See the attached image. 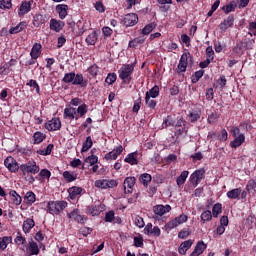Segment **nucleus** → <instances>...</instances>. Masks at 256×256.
I'll list each match as a JSON object with an SVG mask.
<instances>
[{
	"label": "nucleus",
	"mask_w": 256,
	"mask_h": 256,
	"mask_svg": "<svg viewBox=\"0 0 256 256\" xmlns=\"http://www.w3.org/2000/svg\"><path fill=\"white\" fill-rule=\"evenodd\" d=\"M135 65H137V59L131 64H124L118 71L119 78L122 79L123 83H126V85L131 83V75H133V71H135Z\"/></svg>",
	"instance_id": "f257e3e1"
},
{
	"label": "nucleus",
	"mask_w": 256,
	"mask_h": 256,
	"mask_svg": "<svg viewBox=\"0 0 256 256\" xmlns=\"http://www.w3.org/2000/svg\"><path fill=\"white\" fill-rule=\"evenodd\" d=\"M64 83H72V85H80L81 87H87V80L83 78V74L75 72L66 73L62 79Z\"/></svg>",
	"instance_id": "f03ea898"
},
{
	"label": "nucleus",
	"mask_w": 256,
	"mask_h": 256,
	"mask_svg": "<svg viewBox=\"0 0 256 256\" xmlns=\"http://www.w3.org/2000/svg\"><path fill=\"white\" fill-rule=\"evenodd\" d=\"M67 201H49L47 204V211L50 215H59L61 211L67 209Z\"/></svg>",
	"instance_id": "7ed1b4c3"
},
{
	"label": "nucleus",
	"mask_w": 256,
	"mask_h": 256,
	"mask_svg": "<svg viewBox=\"0 0 256 256\" xmlns=\"http://www.w3.org/2000/svg\"><path fill=\"white\" fill-rule=\"evenodd\" d=\"M20 171H22L23 175H37V173L40 171V168L39 165H37V162L28 161L27 163L20 166Z\"/></svg>",
	"instance_id": "20e7f679"
},
{
	"label": "nucleus",
	"mask_w": 256,
	"mask_h": 256,
	"mask_svg": "<svg viewBox=\"0 0 256 256\" xmlns=\"http://www.w3.org/2000/svg\"><path fill=\"white\" fill-rule=\"evenodd\" d=\"M94 185L98 189H113V187H117L118 183H117V180L115 179H112V180L102 179V180H96Z\"/></svg>",
	"instance_id": "39448f33"
},
{
	"label": "nucleus",
	"mask_w": 256,
	"mask_h": 256,
	"mask_svg": "<svg viewBox=\"0 0 256 256\" xmlns=\"http://www.w3.org/2000/svg\"><path fill=\"white\" fill-rule=\"evenodd\" d=\"M233 25H235V16L229 15L218 25V29H220L222 33H225L227 29H232Z\"/></svg>",
	"instance_id": "423d86ee"
},
{
	"label": "nucleus",
	"mask_w": 256,
	"mask_h": 256,
	"mask_svg": "<svg viewBox=\"0 0 256 256\" xmlns=\"http://www.w3.org/2000/svg\"><path fill=\"white\" fill-rule=\"evenodd\" d=\"M187 219H188L187 215L181 214L178 217L170 220L167 223V228L168 229H175V227H179V225H183V223H187Z\"/></svg>",
	"instance_id": "0eeeda50"
},
{
	"label": "nucleus",
	"mask_w": 256,
	"mask_h": 256,
	"mask_svg": "<svg viewBox=\"0 0 256 256\" xmlns=\"http://www.w3.org/2000/svg\"><path fill=\"white\" fill-rule=\"evenodd\" d=\"M4 165L11 173H17V171H19V164L17 163V160L11 156H8L4 160Z\"/></svg>",
	"instance_id": "6e6552de"
},
{
	"label": "nucleus",
	"mask_w": 256,
	"mask_h": 256,
	"mask_svg": "<svg viewBox=\"0 0 256 256\" xmlns=\"http://www.w3.org/2000/svg\"><path fill=\"white\" fill-rule=\"evenodd\" d=\"M145 235H149V237H160L161 229L158 226H154L151 223H148L144 228Z\"/></svg>",
	"instance_id": "1a4fd4ad"
},
{
	"label": "nucleus",
	"mask_w": 256,
	"mask_h": 256,
	"mask_svg": "<svg viewBox=\"0 0 256 256\" xmlns=\"http://www.w3.org/2000/svg\"><path fill=\"white\" fill-rule=\"evenodd\" d=\"M123 23L125 27H133L139 23V17L135 13H129L124 16Z\"/></svg>",
	"instance_id": "9d476101"
},
{
	"label": "nucleus",
	"mask_w": 256,
	"mask_h": 256,
	"mask_svg": "<svg viewBox=\"0 0 256 256\" xmlns=\"http://www.w3.org/2000/svg\"><path fill=\"white\" fill-rule=\"evenodd\" d=\"M203 177H205V170H196L194 173L191 174L190 182L193 184L194 187H197V185L201 183Z\"/></svg>",
	"instance_id": "9b49d317"
},
{
	"label": "nucleus",
	"mask_w": 256,
	"mask_h": 256,
	"mask_svg": "<svg viewBox=\"0 0 256 256\" xmlns=\"http://www.w3.org/2000/svg\"><path fill=\"white\" fill-rule=\"evenodd\" d=\"M122 153H123V146L119 145L118 147H116L111 152H108L107 154H105L104 159L106 161H115L117 159V157L119 155H121Z\"/></svg>",
	"instance_id": "f8f14e48"
},
{
	"label": "nucleus",
	"mask_w": 256,
	"mask_h": 256,
	"mask_svg": "<svg viewBox=\"0 0 256 256\" xmlns=\"http://www.w3.org/2000/svg\"><path fill=\"white\" fill-rule=\"evenodd\" d=\"M31 5H33V0L22 2L18 9V15L20 17H25V15L31 11Z\"/></svg>",
	"instance_id": "ddd939ff"
},
{
	"label": "nucleus",
	"mask_w": 256,
	"mask_h": 256,
	"mask_svg": "<svg viewBox=\"0 0 256 256\" xmlns=\"http://www.w3.org/2000/svg\"><path fill=\"white\" fill-rule=\"evenodd\" d=\"M45 128L48 131H59L61 129V120L54 118L45 124Z\"/></svg>",
	"instance_id": "4468645a"
},
{
	"label": "nucleus",
	"mask_w": 256,
	"mask_h": 256,
	"mask_svg": "<svg viewBox=\"0 0 256 256\" xmlns=\"http://www.w3.org/2000/svg\"><path fill=\"white\" fill-rule=\"evenodd\" d=\"M63 27H65V22L61 20H57L55 18H52L50 20V29L51 31H55L56 33H59L63 30Z\"/></svg>",
	"instance_id": "2eb2a0df"
},
{
	"label": "nucleus",
	"mask_w": 256,
	"mask_h": 256,
	"mask_svg": "<svg viewBox=\"0 0 256 256\" xmlns=\"http://www.w3.org/2000/svg\"><path fill=\"white\" fill-rule=\"evenodd\" d=\"M137 179L135 177H127L124 180V191L125 193H133V187H135Z\"/></svg>",
	"instance_id": "dca6fc26"
},
{
	"label": "nucleus",
	"mask_w": 256,
	"mask_h": 256,
	"mask_svg": "<svg viewBox=\"0 0 256 256\" xmlns=\"http://www.w3.org/2000/svg\"><path fill=\"white\" fill-rule=\"evenodd\" d=\"M153 211L155 213V215H159V217H163V215H165V213H169V211H171V207L169 205H156L153 208Z\"/></svg>",
	"instance_id": "f3484780"
},
{
	"label": "nucleus",
	"mask_w": 256,
	"mask_h": 256,
	"mask_svg": "<svg viewBox=\"0 0 256 256\" xmlns=\"http://www.w3.org/2000/svg\"><path fill=\"white\" fill-rule=\"evenodd\" d=\"M68 217L69 219H73L77 223L81 224L87 221V218H85V216H81V214H79V210H73L71 213H68Z\"/></svg>",
	"instance_id": "a211bd4d"
},
{
	"label": "nucleus",
	"mask_w": 256,
	"mask_h": 256,
	"mask_svg": "<svg viewBox=\"0 0 256 256\" xmlns=\"http://www.w3.org/2000/svg\"><path fill=\"white\" fill-rule=\"evenodd\" d=\"M234 138L235 139L230 142V147L232 149H237L238 147H241L242 143H245V134H239Z\"/></svg>",
	"instance_id": "6ab92c4d"
},
{
	"label": "nucleus",
	"mask_w": 256,
	"mask_h": 256,
	"mask_svg": "<svg viewBox=\"0 0 256 256\" xmlns=\"http://www.w3.org/2000/svg\"><path fill=\"white\" fill-rule=\"evenodd\" d=\"M188 59L187 53L182 54L178 64V70L180 73H185V71H187Z\"/></svg>",
	"instance_id": "aec40b11"
},
{
	"label": "nucleus",
	"mask_w": 256,
	"mask_h": 256,
	"mask_svg": "<svg viewBox=\"0 0 256 256\" xmlns=\"http://www.w3.org/2000/svg\"><path fill=\"white\" fill-rule=\"evenodd\" d=\"M207 249V244L205 242H198L193 252L190 254V256H199L203 255V251Z\"/></svg>",
	"instance_id": "412c9836"
},
{
	"label": "nucleus",
	"mask_w": 256,
	"mask_h": 256,
	"mask_svg": "<svg viewBox=\"0 0 256 256\" xmlns=\"http://www.w3.org/2000/svg\"><path fill=\"white\" fill-rule=\"evenodd\" d=\"M75 115H77V109L68 106L64 109V119H69L70 121H73L75 119Z\"/></svg>",
	"instance_id": "4be33fe9"
},
{
	"label": "nucleus",
	"mask_w": 256,
	"mask_h": 256,
	"mask_svg": "<svg viewBox=\"0 0 256 256\" xmlns=\"http://www.w3.org/2000/svg\"><path fill=\"white\" fill-rule=\"evenodd\" d=\"M68 10L69 6L67 4H59L56 6V11L59 14L60 19H65V17H67Z\"/></svg>",
	"instance_id": "5701e85b"
},
{
	"label": "nucleus",
	"mask_w": 256,
	"mask_h": 256,
	"mask_svg": "<svg viewBox=\"0 0 256 256\" xmlns=\"http://www.w3.org/2000/svg\"><path fill=\"white\" fill-rule=\"evenodd\" d=\"M137 157H139V153L132 152L126 156L124 159L125 163H129V165H137L139 161L137 160Z\"/></svg>",
	"instance_id": "b1692460"
},
{
	"label": "nucleus",
	"mask_w": 256,
	"mask_h": 256,
	"mask_svg": "<svg viewBox=\"0 0 256 256\" xmlns=\"http://www.w3.org/2000/svg\"><path fill=\"white\" fill-rule=\"evenodd\" d=\"M192 245H193V240H186L180 245L178 252L180 253V255H185V253H187V251L191 249Z\"/></svg>",
	"instance_id": "393cba45"
},
{
	"label": "nucleus",
	"mask_w": 256,
	"mask_h": 256,
	"mask_svg": "<svg viewBox=\"0 0 256 256\" xmlns=\"http://www.w3.org/2000/svg\"><path fill=\"white\" fill-rule=\"evenodd\" d=\"M27 27V22L22 21L17 26L11 27L9 30L10 35H17V33H21L23 29Z\"/></svg>",
	"instance_id": "a878e982"
},
{
	"label": "nucleus",
	"mask_w": 256,
	"mask_h": 256,
	"mask_svg": "<svg viewBox=\"0 0 256 256\" xmlns=\"http://www.w3.org/2000/svg\"><path fill=\"white\" fill-rule=\"evenodd\" d=\"M9 195H10L11 201H12V203H14V205H21L23 199L21 198V195H19V193H17V191L10 190Z\"/></svg>",
	"instance_id": "bb28decb"
},
{
	"label": "nucleus",
	"mask_w": 256,
	"mask_h": 256,
	"mask_svg": "<svg viewBox=\"0 0 256 256\" xmlns=\"http://www.w3.org/2000/svg\"><path fill=\"white\" fill-rule=\"evenodd\" d=\"M30 55L32 59H39L41 55V44L35 43L31 49Z\"/></svg>",
	"instance_id": "cd10ccee"
},
{
	"label": "nucleus",
	"mask_w": 256,
	"mask_h": 256,
	"mask_svg": "<svg viewBox=\"0 0 256 256\" xmlns=\"http://www.w3.org/2000/svg\"><path fill=\"white\" fill-rule=\"evenodd\" d=\"M83 192V188L73 186L68 189L70 199H76L80 193Z\"/></svg>",
	"instance_id": "c85d7f7f"
},
{
	"label": "nucleus",
	"mask_w": 256,
	"mask_h": 256,
	"mask_svg": "<svg viewBox=\"0 0 256 256\" xmlns=\"http://www.w3.org/2000/svg\"><path fill=\"white\" fill-rule=\"evenodd\" d=\"M152 180L153 177H151V174L149 173L141 174L139 177V181L144 187H149V183H151Z\"/></svg>",
	"instance_id": "c756f323"
},
{
	"label": "nucleus",
	"mask_w": 256,
	"mask_h": 256,
	"mask_svg": "<svg viewBox=\"0 0 256 256\" xmlns=\"http://www.w3.org/2000/svg\"><path fill=\"white\" fill-rule=\"evenodd\" d=\"M47 23V19L42 14H36L33 19L34 27H41V25Z\"/></svg>",
	"instance_id": "7c9ffc66"
},
{
	"label": "nucleus",
	"mask_w": 256,
	"mask_h": 256,
	"mask_svg": "<svg viewBox=\"0 0 256 256\" xmlns=\"http://www.w3.org/2000/svg\"><path fill=\"white\" fill-rule=\"evenodd\" d=\"M35 227V220L28 218L23 222L24 233H29Z\"/></svg>",
	"instance_id": "2f4dec72"
},
{
	"label": "nucleus",
	"mask_w": 256,
	"mask_h": 256,
	"mask_svg": "<svg viewBox=\"0 0 256 256\" xmlns=\"http://www.w3.org/2000/svg\"><path fill=\"white\" fill-rule=\"evenodd\" d=\"M10 243H13V237L4 236L0 238V249L2 251H5V249H7V245H9Z\"/></svg>",
	"instance_id": "473e14b6"
},
{
	"label": "nucleus",
	"mask_w": 256,
	"mask_h": 256,
	"mask_svg": "<svg viewBox=\"0 0 256 256\" xmlns=\"http://www.w3.org/2000/svg\"><path fill=\"white\" fill-rule=\"evenodd\" d=\"M91 147H93V139L91 136H88L82 144L81 153H87Z\"/></svg>",
	"instance_id": "72a5a7b5"
},
{
	"label": "nucleus",
	"mask_w": 256,
	"mask_h": 256,
	"mask_svg": "<svg viewBox=\"0 0 256 256\" xmlns=\"http://www.w3.org/2000/svg\"><path fill=\"white\" fill-rule=\"evenodd\" d=\"M28 250L30 255H39V245L33 240L28 243Z\"/></svg>",
	"instance_id": "f704fd0d"
},
{
	"label": "nucleus",
	"mask_w": 256,
	"mask_h": 256,
	"mask_svg": "<svg viewBox=\"0 0 256 256\" xmlns=\"http://www.w3.org/2000/svg\"><path fill=\"white\" fill-rule=\"evenodd\" d=\"M63 177L67 183H73V181L77 180V173L75 172H70V171H65L63 173Z\"/></svg>",
	"instance_id": "c9c22d12"
},
{
	"label": "nucleus",
	"mask_w": 256,
	"mask_h": 256,
	"mask_svg": "<svg viewBox=\"0 0 256 256\" xmlns=\"http://www.w3.org/2000/svg\"><path fill=\"white\" fill-rule=\"evenodd\" d=\"M228 199H239L241 197V188H234L227 192Z\"/></svg>",
	"instance_id": "e433bc0d"
},
{
	"label": "nucleus",
	"mask_w": 256,
	"mask_h": 256,
	"mask_svg": "<svg viewBox=\"0 0 256 256\" xmlns=\"http://www.w3.org/2000/svg\"><path fill=\"white\" fill-rule=\"evenodd\" d=\"M145 39H146L145 36H139L129 42V47L135 49V47H138L139 45H143V43H145Z\"/></svg>",
	"instance_id": "4c0bfd02"
},
{
	"label": "nucleus",
	"mask_w": 256,
	"mask_h": 256,
	"mask_svg": "<svg viewBox=\"0 0 256 256\" xmlns=\"http://www.w3.org/2000/svg\"><path fill=\"white\" fill-rule=\"evenodd\" d=\"M87 213L89 215H92V217L100 215V213H101V206H99V205H92V206L88 207Z\"/></svg>",
	"instance_id": "58836bf2"
},
{
	"label": "nucleus",
	"mask_w": 256,
	"mask_h": 256,
	"mask_svg": "<svg viewBox=\"0 0 256 256\" xmlns=\"http://www.w3.org/2000/svg\"><path fill=\"white\" fill-rule=\"evenodd\" d=\"M187 177H189V171H183L180 176L176 179V183L178 187L181 185H185V181H187Z\"/></svg>",
	"instance_id": "ea45409f"
},
{
	"label": "nucleus",
	"mask_w": 256,
	"mask_h": 256,
	"mask_svg": "<svg viewBox=\"0 0 256 256\" xmlns=\"http://www.w3.org/2000/svg\"><path fill=\"white\" fill-rule=\"evenodd\" d=\"M24 199L27 203V205H33L35 201H37V197L35 196V193L29 191L25 194Z\"/></svg>",
	"instance_id": "a19ab883"
},
{
	"label": "nucleus",
	"mask_w": 256,
	"mask_h": 256,
	"mask_svg": "<svg viewBox=\"0 0 256 256\" xmlns=\"http://www.w3.org/2000/svg\"><path fill=\"white\" fill-rule=\"evenodd\" d=\"M97 32L93 31L86 37V43L87 45H95L97 43Z\"/></svg>",
	"instance_id": "79ce46f5"
},
{
	"label": "nucleus",
	"mask_w": 256,
	"mask_h": 256,
	"mask_svg": "<svg viewBox=\"0 0 256 256\" xmlns=\"http://www.w3.org/2000/svg\"><path fill=\"white\" fill-rule=\"evenodd\" d=\"M146 97H150L152 99L159 97V86H154L152 89L146 92Z\"/></svg>",
	"instance_id": "37998d69"
},
{
	"label": "nucleus",
	"mask_w": 256,
	"mask_h": 256,
	"mask_svg": "<svg viewBox=\"0 0 256 256\" xmlns=\"http://www.w3.org/2000/svg\"><path fill=\"white\" fill-rule=\"evenodd\" d=\"M88 111H89V107L87 106V104H82L78 106L76 113L79 114L80 117H85Z\"/></svg>",
	"instance_id": "c03bdc74"
},
{
	"label": "nucleus",
	"mask_w": 256,
	"mask_h": 256,
	"mask_svg": "<svg viewBox=\"0 0 256 256\" xmlns=\"http://www.w3.org/2000/svg\"><path fill=\"white\" fill-rule=\"evenodd\" d=\"M223 211V206L221 203H217L212 208L213 217H219Z\"/></svg>",
	"instance_id": "a18cd8bd"
},
{
	"label": "nucleus",
	"mask_w": 256,
	"mask_h": 256,
	"mask_svg": "<svg viewBox=\"0 0 256 256\" xmlns=\"http://www.w3.org/2000/svg\"><path fill=\"white\" fill-rule=\"evenodd\" d=\"M34 143L35 145H39V143H43V140L45 139V134L41 132H36L33 135Z\"/></svg>",
	"instance_id": "49530a36"
},
{
	"label": "nucleus",
	"mask_w": 256,
	"mask_h": 256,
	"mask_svg": "<svg viewBox=\"0 0 256 256\" xmlns=\"http://www.w3.org/2000/svg\"><path fill=\"white\" fill-rule=\"evenodd\" d=\"M213 219V214H211V211L206 210L201 214V221L203 223H207V221H211Z\"/></svg>",
	"instance_id": "de8ad7c7"
},
{
	"label": "nucleus",
	"mask_w": 256,
	"mask_h": 256,
	"mask_svg": "<svg viewBox=\"0 0 256 256\" xmlns=\"http://www.w3.org/2000/svg\"><path fill=\"white\" fill-rule=\"evenodd\" d=\"M156 27H157V24H155V23H150V24L146 25L142 29V35H149V33H151V31H153V29H155Z\"/></svg>",
	"instance_id": "09e8293b"
},
{
	"label": "nucleus",
	"mask_w": 256,
	"mask_h": 256,
	"mask_svg": "<svg viewBox=\"0 0 256 256\" xmlns=\"http://www.w3.org/2000/svg\"><path fill=\"white\" fill-rule=\"evenodd\" d=\"M145 103L146 107H148L149 109H155V107H157V101L151 99V97L149 96L145 97Z\"/></svg>",
	"instance_id": "8fccbe9b"
},
{
	"label": "nucleus",
	"mask_w": 256,
	"mask_h": 256,
	"mask_svg": "<svg viewBox=\"0 0 256 256\" xmlns=\"http://www.w3.org/2000/svg\"><path fill=\"white\" fill-rule=\"evenodd\" d=\"M14 241H15L16 245H25V243H27V239H25V237H23L21 232L17 233V236L14 239Z\"/></svg>",
	"instance_id": "3c124183"
},
{
	"label": "nucleus",
	"mask_w": 256,
	"mask_h": 256,
	"mask_svg": "<svg viewBox=\"0 0 256 256\" xmlns=\"http://www.w3.org/2000/svg\"><path fill=\"white\" fill-rule=\"evenodd\" d=\"M116 81H117V74H115V73L108 74V76L106 77V80H105V82L108 85H113V83H115Z\"/></svg>",
	"instance_id": "603ef678"
},
{
	"label": "nucleus",
	"mask_w": 256,
	"mask_h": 256,
	"mask_svg": "<svg viewBox=\"0 0 256 256\" xmlns=\"http://www.w3.org/2000/svg\"><path fill=\"white\" fill-rule=\"evenodd\" d=\"M205 73L204 70H198L195 72V74L192 76V83H197L199 82V79L203 77V74Z\"/></svg>",
	"instance_id": "864d4df0"
},
{
	"label": "nucleus",
	"mask_w": 256,
	"mask_h": 256,
	"mask_svg": "<svg viewBox=\"0 0 256 256\" xmlns=\"http://www.w3.org/2000/svg\"><path fill=\"white\" fill-rule=\"evenodd\" d=\"M189 118L191 123H196V121H199V119H201V112H191L189 114Z\"/></svg>",
	"instance_id": "5fc2aeb1"
},
{
	"label": "nucleus",
	"mask_w": 256,
	"mask_h": 256,
	"mask_svg": "<svg viewBox=\"0 0 256 256\" xmlns=\"http://www.w3.org/2000/svg\"><path fill=\"white\" fill-rule=\"evenodd\" d=\"M53 144H49L45 149L39 150V155H51V152L53 151Z\"/></svg>",
	"instance_id": "6e6d98bb"
},
{
	"label": "nucleus",
	"mask_w": 256,
	"mask_h": 256,
	"mask_svg": "<svg viewBox=\"0 0 256 256\" xmlns=\"http://www.w3.org/2000/svg\"><path fill=\"white\" fill-rule=\"evenodd\" d=\"M246 189L247 191H256V178L248 181Z\"/></svg>",
	"instance_id": "4d7b16f0"
},
{
	"label": "nucleus",
	"mask_w": 256,
	"mask_h": 256,
	"mask_svg": "<svg viewBox=\"0 0 256 256\" xmlns=\"http://www.w3.org/2000/svg\"><path fill=\"white\" fill-rule=\"evenodd\" d=\"M134 223H135L136 227H139L140 229H142V227H145V221L143 220V218L141 216H136L134 218Z\"/></svg>",
	"instance_id": "13d9d810"
},
{
	"label": "nucleus",
	"mask_w": 256,
	"mask_h": 256,
	"mask_svg": "<svg viewBox=\"0 0 256 256\" xmlns=\"http://www.w3.org/2000/svg\"><path fill=\"white\" fill-rule=\"evenodd\" d=\"M11 0H0V9H11Z\"/></svg>",
	"instance_id": "bf43d9fd"
},
{
	"label": "nucleus",
	"mask_w": 256,
	"mask_h": 256,
	"mask_svg": "<svg viewBox=\"0 0 256 256\" xmlns=\"http://www.w3.org/2000/svg\"><path fill=\"white\" fill-rule=\"evenodd\" d=\"M99 161V158L96 155L88 156L85 159V163H89L90 165H95Z\"/></svg>",
	"instance_id": "052dcab7"
},
{
	"label": "nucleus",
	"mask_w": 256,
	"mask_h": 256,
	"mask_svg": "<svg viewBox=\"0 0 256 256\" xmlns=\"http://www.w3.org/2000/svg\"><path fill=\"white\" fill-rule=\"evenodd\" d=\"M163 125H165V127H173V125H175V120H173V117L167 116L164 119Z\"/></svg>",
	"instance_id": "680f3d73"
},
{
	"label": "nucleus",
	"mask_w": 256,
	"mask_h": 256,
	"mask_svg": "<svg viewBox=\"0 0 256 256\" xmlns=\"http://www.w3.org/2000/svg\"><path fill=\"white\" fill-rule=\"evenodd\" d=\"M28 87H33V89L36 90V93H39L40 89H39V84L37 83V80H29V82H27Z\"/></svg>",
	"instance_id": "e2e57ef3"
},
{
	"label": "nucleus",
	"mask_w": 256,
	"mask_h": 256,
	"mask_svg": "<svg viewBox=\"0 0 256 256\" xmlns=\"http://www.w3.org/2000/svg\"><path fill=\"white\" fill-rule=\"evenodd\" d=\"M189 235H191V232L189 231V229L181 230L178 233L179 239H187V237H189Z\"/></svg>",
	"instance_id": "0e129e2a"
},
{
	"label": "nucleus",
	"mask_w": 256,
	"mask_h": 256,
	"mask_svg": "<svg viewBox=\"0 0 256 256\" xmlns=\"http://www.w3.org/2000/svg\"><path fill=\"white\" fill-rule=\"evenodd\" d=\"M113 219H115V212L113 211L107 212L105 216L106 223H112Z\"/></svg>",
	"instance_id": "69168bd1"
},
{
	"label": "nucleus",
	"mask_w": 256,
	"mask_h": 256,
	"mask_svg": "<svg viewBox=\"0 0 256 256\" xmlns=\"http://www.w3.org/2000/svg\"><path fill=\"white\" fill-rule=\"evenodd\" d=\"M40 177H44V179H49L51 177V171L48 169H42L39 173Z\"/></svg>",
	"instance_id": "338daca9"
},
{
	"label": "nucleus",
	"mask_w": 256,
	"mask_h": 256,
	"mask_svg": "<svg viewBox=\"0 0 256 256\" xmlns=\"http://www.w3.org/2000/svg\"><path fill=\"white\" fill-rule=\"evenodd\" d=\"M134 245L135 247H143V238L134 237Z\"/></svg>",
	"instance_id": "774afa93"
}]
</instances>
